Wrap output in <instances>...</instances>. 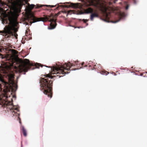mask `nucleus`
Returning a JSON list of instances; mask_svg holds the SVG:
<instances>
[{"label":"nucleus","instance_id":"28","mask_svg":"<svg viewBox=\"0 0 147 147\" xmlns=\"http://www.w3.org/2000/svg\"><path fill=\"white\" fill-rule=\"evenodd\" d=\"M34 68H32V69H33Z\"/></svg>","mask_w":147,"mask_h":147},{"label":"nucleus","instance_id":"18","mask_svg":"<svg viewBox=\"0 0 147 147\" xmlns=\"http://www.w3.org/2000/svg\"><path fill=\"white\" fill-rule=\"evenodd\" d=\"M0 4L1 5L2 7L4 8L5 7V5L6 7L8 6V5L4 2H3L1 0H0Z\"/></svg>","mask_w":147,"mask_h":147},{"label":"nucleus","instance_id":"7","mask_svg":"<svg viewBox=\"0 0 147 147\" xmlns=\"http://www.w3.org/2000/svg\"><path fill=\"white\" fill-rule=\"evenodd\" d=\"M4 97H5V102L4 103V106H5V107H7L9 105H11L12 106L11 108V109L16 110V111H18V108L13 106L12 105V98L13 97L16 98V96L13 95L8 96L7 94H5L4 95Z\"/></svg>","mask_w":147,"mask_h":147},{"label":"nucleus","instance_id":"2","mask_svg":"<svg viewBox=\"0 0 147 147\" xmlns=\"http://www.w3.org/2000/svg\"><path fill=\"white\" fill-rule=\"evenodd\" d=\"M8 19L10 25L6 26L3 30L0 31V33L6 38L12 37L14 36L17 38L18 34L16 32L18 31L19 25L17 18L13 14H11L8 16Z\"/></svg>","mask_w":147,"mask_h":147},{"label":"nucleus","instance_id":"15","mask_svg":"<svg viewBox=\"0 0 147 147\" xmlns=\"http://www.w3.org/2000/svg\"><path fill=\"white\" fill-rule=\"evenodd\" d=\"M6 82L2 78L1 76L0 75V88L2 86L1 84H3L4 85L5 84Z\"/></svg>","mask_w":147,"mask_h":147},{"label":"nucleus","instance_id":"25","mask_svg":"<svg viewBox=\"0 0 147 147\" xmlns=\"http://www.w3.org/2000/svg\"><path fill=\"white\" fill-rule=\"evenodd\" d=\"M134 0V4H136V1L135 0Z\"/></svg>","mask_w":147,"mask_h":147},{"label":"nucleus","instance_id":"13","mask_svg":"<svg viewBox=\"0 0 147 147\" xmlns=\"http://www.w3.org/2000/svg\"><path fill=\"white\" fill-rule=\"evenodd\" d=\"M70 6L73 7L74 8H80V7L79 4V3H71Z\"/></svg>","mask_w":147,"mask_h":147},{"label":"nucleus","instance_id":"11","mask_svg":"<svg viewBox=\"0 0 147 147\" xmlns=\"http://www.w3.org/2000/svg\"><path fill=\"white\" fill-rule=\"evenodd\" d=\"M98 15L96 12L92 13L90 15V20L91 21H93L94 18L98 17Z\"/></svg>","mask_w":147,"mask_h":147},{"label":"nucleus","instance_id":"5","mask_svg":"<svg viewBox=\"0 0 147 147\" xmlns=\"http://www.w3.org/2000/svg\"><path fill=\"white\" fill-rule=\"evenodd\" d=\"M30 19L32 21V22H31V24L32 23H34L40 21L43 22L49 21L51 22L50 26L49 27V29H54L56 27L57 24L56 23V20L53 18L52 16H47L45 18H36L34 16L32 15Z\"/></svg>","mask_w":147,"mask_h":147},{"label":"nucleus","instance_id":"10","mask_svg":"<svg viewBox=\"0 0 147 147\" xmlns=\"http://www.w3.org/2000/svg\"><path fill=\"white\" fill-rule=\"evenodd\" d=\"M7 10V9L6 10L5 9H3L2 8L0 7V13H1L3 17V18H2V22L4 24L5 22V21H6V20L5 19V18L6 17L7 15L6 13V11Z\"/></svg>","mask_w":147,"mask_h":147},{"label":"nucleus","instance_id":"27","mask_svg":"<svg viewBox=\"0 0 147 147\" xmlns=\"http://www.w3.org/2000/svg\"><path fill=\"white\" fill-rule=\"evenodd\" d=\"M114 75H116V74L115 73H114Z\"/></svg>","mask_w":147,"mask_h":147},{"label":"nucleus","instance_id":"6","mask_svg":"<svg viewBox=\"0 0 147 147\" xmlns=\"http://www.w3.org/2000/svg\"><path fill=\"white\" fill-rule=\"evenodd\" d=\"M12 65L9 64L7 62H6L4 63V64L2 66V70L3 71L4 73L7 74L9 81H11L12 79L14 78L13 74L10 73L11 66Z\"/></svg>","mask_w":147,"mask_h":147},{"label":"nucleus","instance_id":"24","mask_svg":"<svg viewBox=\"0 0 147 147\" xmlns=\"http://www.w3.org/2000/svg\"><path fill=\"white\" fill-rule=\"evenodd\" d=\"M129 7V6L128 5H127V6L126 7L125 9H128Z\"/></svg>","mask_w":147,"mask_h":147},{"label":"nucleus","instance_id":"16","mask_svg":"<svg viewBox=\"0 0 147 147\" xmlns=\"http://www.w3.org/2000/svg\"><path fill=\"white\" fill-rule=\"evenodd\" d=\"M120 20L121 19H123L126 16V15L123 12H121L120 11Z\"/></svg>","mask_w":147,"mask_h":147},{"label":"nucleus","instance_id":"21","mask_svg":"<svg viewBox=\"0 0 147 147\" xmlns=\"http://www.w3.org/2000/svg\"><path fill=\"white\" fill-rule=\"evenodd\" d=\"M105 20L106 22H109V18L107 14L106 15Z\"/></svg>","mask_w":147,"mask_h":147},{"label":"nucleus","instance_id":"12","mask_svg":"<svg viewBox=\"0 0 147 147\" xmlns=\"http://www.w3.org/2000/svg\"><path fill=\"white\" fill-rule=\"evenodd\" d=\"M84 11L87 14L91 13L93 12L94 10L92 8L90 7L85 9Z\"/></svg>","mask_w":147,"mask_h":147},{"label":"nucleus","instance_id":"8","mask_svg":"<svg viewBox=\"0 0 147 147\" xmlns=\"http://www.w3.org/2000/svg\"><path fill=\"white\" fill-rule=\"evenodd\" d=\"M93 6L95 7L98 8L101 11L106 12L108 10V7L103 3H101L99 0H96L94 3L93 1H92L90 3L86 5L87 7Z\"/></svg>","mask_w":147,"mask_h":147},{"label":"nucleus","instance_id":"20","mask_svg":"<svg viewBox=\"0 0 147 147\" xmlns=\"http://www.w3.org/2000/svg\"><path fill=\"white\" fill-rule=\"evenodd\" d=\"M35 5L33 4L29 5H28V8L30 9H32L35 6Z\"/></svg>","mask_w":147,"mask_h":147},{"label":"nucleus","instance_id":"19","mask_svg":"<svg viewBox=\"0 0 147 147\" xmlns=\"http://www.w3.org/2000/svg\"><path fill=\"white\" fill-rule=\"evenodd\" d=\"M11 52L12 53V54L14 55H15L16 54L18 53V51L16 50H15L12 49H11Z\"/></svg>","mask_w":147,"mask_h":147},{"label":"nucleus","instance_id":"1","mask_svg":"<svg viewBox=\"0 0 147 147\" xmlns=\"http://www.w3.org/2000/svg\"><path fill=\"white\" fill-rule=\"evenodd\" d=\"M58 68V67H53L51 74L54 75L51 76L49 74L42 75L40 79L39 82L40 84V90L43 93L47 95L48 97L51 98L52 95V86L53 81L51 79L53 77H58L59 78L63 76V75L60 74H56L57 72L55 71V68Z\"/></svg>","mask_w":147,"mask_h":147},{"label":"nucleus","instance_id":"14","mask_svg":"<svg viewBox=\"0 0 147 147\" xmlns=\"http://www.w3.org/2000/svg\"><path fill=\"white\" fill-rule=\"evenodd\" d=\"M43 6L50 7L51 8L53 7L55 5H41L40 4H38L36 5V6L35 7L36 8H39L40 7H42Z\"/></svg>","mask_w":147,"mask_h":147},{"label":"nucleus","instance_id":"4","mask_svg":"<svg viewBox=\"0 0 147 147\" xmlns=\"http://www.w3.org/2000/svg\"><path fill=\"white\" fill-rule=\"evenodd\" d=\"M40 66L42 67V65L41 64L36 63L35 64L34 66L33 64L30 62L29 60L25 59L24 61L22 60L21 61L19 65V68L20 71L21 72H26L28 70L31 69L32 67L39 68Z\"/></svg>","mask_w":147,"mask_h":147},{"label":"nucleus","instance_id":"3","mask_svg":"<svg viewBox=\"0 0 147 147\" xmlns=\"http://www.w3.org/2000/svg\"><path fill=\"white\" fill-rule=\"evenodd\" d=\"M84 62L80 64L78 61H76L73 63H71L70 62L67 63H65L64 64L60 66H58V68H55V71L57 72L56 74H60L64 76L65 74H68L69 72L68 71L71 70H75L76 68L78 69L79 67L81 68L83 66Z\"/></svg>","mask_w":147,"mask_h":147},{"label":"nucleus","instance_id":"22","mask_svg":"<svg viewBox=\"0 0 147 147\" xmlns=\"http://www.w3.org/2000/svg\"><path fill=\"white\" fill-rule=\"evenodd\" d=\"M82 20L85 23H86L88 21V20H85L84 19H83Z\"/></svg>","mask_w":147,"mask_h":147},{"label":"nucleus","instance_id":"23","mask_svg":"<svg viewBox=\"0 0 147 147\" xmlns=\"http://www.w3.org/2000/svg\"><path fill=\"white\" fill-rule=\"evenodd\" d=\"M119 19L118 20H117V21H112V22L113 23H116L118 22L119 21Z\"/></svg>","mask_w":147,"mask_h":147},{"label":"nucleus","instance_id":"9","mask_svg":"<svg viewBox=\"0 0 147 147\" xmlns=\"http://www.w3.org/2000/svg\"><path fill=\"white\" fill-rule=\"evenodd\" d=\"M102 68V67L100 64L96 63L95 65L93 66V67L91 68V69L92 70H93L94 69L97 70L98 73H99L102 75H107L109 74V72L105 70H101Z\"/></svg>","mask_w":147,"mask_h":147},{"label":"nucleus","instance_id":"26","mask_svg":"<svg viewBox=\"0 0 147 147\" xmlns=\"http://www.w3.org/2000/svg\"><path fill=\"white\" fill-rule=\"evenodd\" d=\"M18 118L20 119V118L19 117H18ZM20 123H21L20 120Z\"/></svg>","mask_w":147,"mask_h":147},{"label":"nucleus","instance_id":"17","mask_svg":"<svg viewBox=\"0 0 147 147\" xmlns=\"http://www.w3.org/2000/svg\"><path fill=\"white\" fill-rule=\"evenodd\" d=\"M22 132L23 135L25 136H26L27 135V132L26 130L23 126L22 127Z\"/></svg>","mask_w":147,"mask_h":147}]
</instances>
